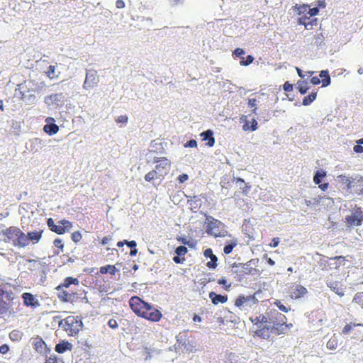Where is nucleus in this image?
<instances>
[{
  "label": "nucleus",
  "instance_id": "nucleus-1",
  "mask_svg": "<svg viewBox=\"0 0 363 363\" xmlns=\"http://www.w3.org/2000/svg\"><path fill=\"white\" fill-rule=\"evenodd\" d=\"M153 162L156 163L154 169L145 175V180L150 182L155 179H162L171 169V162L167 157H154Z\"/></svg>",
  "mask_w": 363,
  "mask_h": 363
},
{
  "label": "nucleus",
  "instance_id": "nucleus-2",
  "mask_svg": "<svg viewBox=\"0 0 363 363\" xmlns=\"http://www.w3.org/2000/svg\"><path fill=\"white\" fill-rule=\"evenodd\" d=\"M6 242L11 243L14 247L23 248L28 246L26 235L18 227L10 226L2 231Z\"/></svg>",
  "mask_w": 363,
  "mask_h": 363
},
{
  "label": "nucleus",
  "instance_id": "nucleus-3",
  "mask_svg": "<svg viewBox=\"0 0 363 363\" xmlns=\"http://www.w3.org/2000/svg\"><path fill=\"white\" fill-rule=\"evenodd\" d=\"M64 330L69 336H74L82 329L83 323L77 316L69 315L60 322Z\"/></svg>",
  "mask_w": 363,
  "mask_h": 363
},
{
  "label": "nucleus",
  "instance_id": "nucleus-4",
  "mask_svg": "<svg viewBox=\"0 0 363 363\" xmlns=\"http://www.w3.org/2000/svg\"><path fill=\"white\" fill-rule=\"evenodd\" d=\"M15 295L11 290H7L5 286H0V314L4 315L9 312L12 306Z\"/></svg>",
  "mask_w": 363,
  "mask_h": 363
},
{
  "label": "nucleus",
  "instance_id": "nucleus-5",
  "mask_svg": "<svg viewBox=\"0 0 363 363\" xmlns=\"http://www.w3.org/2000/svg\"><path fill=\"white\" fill-rule=\"evenodd\" d=\"M276 319L279 323H273L270 327V333L276 335L286 334L287 331L292 327V324L286 323V317L281 313H277Z\"/></svg>",
  "mask_w": 363,
  "mask_h": 363
},
{
  "label": "nucleus",
  "instance_id": "nucleus-6",
  "mask_svg": "<svg viewBox=\"0 0 363 363\" xmlns=\"http://www.w3.org/2000/svg\"><path fill=\"white\" fill-rule=\"evenodd\" d=\"M208 223L206 226V233L215 238L224 237L225 231L223 229V224L221 221L212 217L207 218Z\"/></svg>",
  "mask_w": 363,
  "mask_h": 363
},
{
  "label": "nucleus",
  "instance_id": "nucleus-7",
  "mask_svg": "<svg viewBox=\"0 0 363 363\" xmlns=\"http://www.w3.org/2000/svg\"><path fill=\"white\" fill-rule=\"evenodd\" d=\"M363 223V211L362 208L355 206L350 215L345 217V223L347 227L360 226Z\"/></svg>",
  "mask_w": 363,
  "mask_h": 363
},
{
  "label": "nucleus",
  "instance_id": "nucleus-8",
  "mask_svg": "<svg viewBox=\"0 0 363 363\" xmlns=\"http://www.w3.org/2000/svg\"><path fill=\"white\" fill-rule=\"evenodd\" d=\"M258 304V299L255 297V295H250V296H239L235 301V306L241 308V309H249L252 307L257 306Z\"/></svg>",
  "mask_w": 363,
  "mask_h": 363
},
{
  "label": "nucleus",
  "instance_id": "nucleus-9",
  "mask_svg": "<svg viewBox=\"0 0 363 363\" xmlns=\"http://www.w3.org/2000/svg\"><path fill=\"white\" fill-rule=\"evenodd\" d=\"M129 306L133 311V312L137 315L138 316H140V315H145L144 313V311L147 306H148V303L142 300L140 297L135 296L130 298L129 300Z\"/></svg>",
  "mask_w": 363,
  "mask_h": 363
},
{
  "label": "nucleus",
  "instance_id": "nucleus-10",
  "mask_svg": "<svg viewBox=\"0 0 363 363\" xmlns=\"http://www.w3.org/2000/svg\"><path fill=\"white\" fill-rule=\"evenodd\" d=\"M146 308L147 309L144 311V313L147 315H143L142 314L140 317L152 322H158L161 320L162 314L158 309L155 308L150 303H148V306H147Z\"/></svg>",
  "mask_w": 363,
  "mask_h": 363
},
{
  "label": "nucleus",
  "instance_id": "nucleus-11",
  "mask_svg": "<svg viewBox=\"0 0 363 363\" xmlns=\"http://www.w3.org/2000/svg\"><path fill=\"white\" fill-rule=\"evenodd\" d=\"M99 78L96 70H89L86 72V78L83 84L84 89H90L97 86Z\"/></svg>",
  "mask_w": 363,
  "mask_h": 363
},
{
  "label": "nucleus",
  "instance_id": "nucleus-12",
  "mask_svg": "<svg viewBox=\"0 0 363 363\" xmlns=\"http://www.w3.org/2000/svg\"><path fill=\"white\" fill-rule=\"evenodd\" d=\"M23 305L26 307L36 308L40 306V301L35 296L29 292H24L21 295Z\"/></svg>",
  "mask_w": 363,
  "mask_h": 363
},
{
  "label": "nucleus",
  "instance_id": "nucleus-13",
  "mask_svg": "<svg viewBox=\"0 0 363 363\" xmlns=\"http://www.w3.org/2000/svg\"><path fill=\"white\" fill-rule=\"evenodd\" d=\"M11 6L16 13H21L25 12L28 9L30 8V4L27 1L13 0L9 3Z\"/></svg>",
  "mask_w": 363,
  "mask_h": 363
},
{
  "label": "nucleus",
  "instance_id": "nucleus-14",
  "mask_svg": "<svg viewBox=\"0 0 363 363\" xmlns=\"http://www.w3.org/2000/svg\"><path fill=\"white\" fill-rule=\"evenodd\" d=\"M45 121L47 122V124L44 125L43 130L47 134L49 135H52L59 131V127L54 123L55 119L53 118L48 117L46 118Z\"/></svg>",
  "mask_w": 363,
  "mask_h": 363
},
{
  "label": "nucleus",
  "instance_id": "nucleus-15",
  "mask_svg": "<svg viewBox=\"0 0 363 363\" xmlns=\"http://www.w3.org/2000/svg\"><path fill=\"white\" fill-rule=\"evenodd\" d=\"M188 250L185 246H179L177 247L175 252L177 255L173 257V260L177 264L183 263L185 260L184 256L187 253Z\"/></svg>",
  "mask_w": 363,
  "mask_h": 363
},
{
  "label": "nucleus",
  "instance_id": "nucleus-16",
  "mask_svg": "<svg viewBox=\"0 0 363 363\" xmlns=\"http://www.w3.org/2000/svg\"><path fill=\"white\" fill-rule=\"evenodd\" d=\"M308 292L307 289L302 285L296 284L292 287L291 296L294 298H300Z\"/></svg>",
  "mask_w": 363,
  "mask_h": 363
},
{
  "label": "nucleus",
  "instance_id": "nucleus-17",
  "mask_svg": "<svg viewBox=\"0 0 363 363\" xmlns=\"http://www.w3.org/2000/svg\"><path fill=\"white\" fill-rule=\"evenodd\" d=\"M79 281L77 278H73L72 277H66L63 282L61 283L60 285H58L55 289L58 291L62 290L63 288H68L70 286V285H79Z\"/></svg>",
  "mask_w": 363,
  "mask_h": 363
},
{
  "label": "nucleus",
  "instance_id": "nucleus-18",
  "mask_svg": "<svg viewBox=\"0 0 363 363\" xmlns=\"http://www.w3.org/2000/svg\"><path fill=\"white\" fill-rule=\"evenodd\" d=\"M204 256L206 257H209L211 259V262H208L206 265L208 268L214 269L217 267V257L213 255V250L211 248L206 249L204 252Z\"/></svg>",
  "mask_w": 363,
  "mask_h": 363
},
{
  "label": "nucleus",
  "instance_id": "nucleus-19",
  "mask_svg": "<svg viewBox=\"0 0 363 363\" xmlns=\"http://www.w3.org/2000/svg\"><path fill=\"white\" fill-rule=\"evenodd\" d=\"M202 140L207 141L206 145L208 147H213L215 144V138L213 137V133L211 130H207L201 133Z\"/></svg>",
  "mask_w": 363,
  "mask_h": 363
},
{
  "label": "nucleus",
  "instance_id": "nucleus-20",
  "mask_svg": "<svg viewBox=\"0 0 363 363\" xmlns=\"http://www.w3.org/2000/svg\"><path fill=\"white\" fill-rule=\"evenodd\" d=\"M209 298L211 299V301L214 305H218L220 303H225L228 301L227 295L217 294L213 291L209 293Z\"/></svg>",
  "mask_w": 363,
  "mask_h": 363
},
{
  "label": "nucleus",
  "instance_id": "nucleus-21",
  "mask_svg": "<svg viewBox=\"0 0 363 363\" xmlns=\"http://www.w3.org/2000/svg\"><path fill=\"white\" fill-rule=\"evenodd\" d=\"M43 230H40L39 231H33L29 232L26 235V238L28 239V245L31 241L33 244L38 243L42 238Z\"/></svg>",
  "mask_w": 363,
  "mask_h": 363
},
{
  "label": "nucleus",
  "instance_id": "nucleus-22",
  "mask_svg": "<svg viewBox=\"0 0 363 363\" xmlns=\"http://www.w3.org/2000/svg\"><path fill=\"white\" fill-rule=\"evenodd\" d=\"M47 224L51 231L55 232L58 235H62L65 233V230L61 228V225H55L52 218L48 219Z\"/></svg>",
  "mask_w": 363,
  "mask_h": 363
},
{
  "label": "nucleus",
  "instance_id": "nucleus-23",
  "mask_svg": "<svg viewBox=\"0 0 363 363\" xmlns=\"http://www.w3.org/2000/svg\"><path fill=\"white\" fill-rule=\"evenodd\" d=\"M72 345L67 341H62L55 345V351L58 353H63L67 350L71 351Z\"/></svg>",
  "mask_w": 363,
  "mask_h": 363
},
{
  "label": "nucleus",
  "instance_id": "nucleus-24",
  "mask_svg": "<svg viewBox=\"0 0 363 363\" xmlns=\"http://www.w3.org/2000/svg\"><path fill=\"white\" fill-rule=\"evenodd\" d=\"M61 291L58 294L57 297L58 298L62 301V302H72L74 297L75 294L74 293H68L66 291L60 290Z\"/></svg>",
  "mask_w": 363,
  "mask_h": 363
},
{
  "label": "nucleus",
  "instance_id": "nucleus-25",
  "mask_svg": "<svg viewBox=\"0 0 363 363\" xmlns=\"http://www.w3.org/2000/svg\"><path fill=\"white\" fill-rule=\"evenodd\" d=\"M270 327L269 326H262L259 325L258 329L255 331L256 335L262 338H267L269 336Z\"/></svg>",
  "mask_w": 363,
  "mask_h": 363
},
{
  "label": "nucleus",
  "instance_id": "nucleus-26",
  "mask_svg": "<svg viewBox=\"0 0 363 363\" xmlns=\"http://www.w3.org/2000/svg\"><path fill=\"white\" fill-rule=\"evenodd\" d=\"M117 271L115 265L110 264L101 267L99 269V272L102 274L109 273L111 275H114Z\"/></svg>",
  "mask_w": 363,
  "mask_h": 363
},
{
  "label": "nucleus",
  "instance_id": "nucleus-27",
  "mask_svg": "<svg viewBox=\"0 0 363 363\" xmlns=\"http://www.w3.org/2000/svg\"><path fill=\"white\" fill-rule=\"evenodd\" d=\"M327 285L330 289H332L339 296H342L344 295L343 289L339 286V284L337 282L330 281L327 283Z\"/></svg>",
  "mask_w": 363,
  "mask_h": 363
},
{
  "label": "nucleus",
  "instance_id": "nucleus-28",
  "mask_svg": "<svg viewBox=\"0 0 363 363\" xmlns=\"http://www.w3.org/2000/svg\"><path fill=\"white\" fill-rule=\"evenodd\" d=\"M357 326H362L363 327V324L362 323H354L352 322H350V323L347 324L342 330V333L344 335H348L351 333V331L354 329V327Z\"/></svg>",
  "mask_w": 363,
  "mask_h": 363
},
{
  "label": "nucleus",
  "instance_id": "nucleus-29",
  "mask_svg": "<svg viewBox=\"0 0 363 363\" xmlns=\"http://www.w3.org/2000/svg\"><path fill=\"white\" fill-rule=\"evenodd\" d=\"M33 345L36 351L42 352L45 345V342L42 338L37 337L34 339Z\"/></svg>",
  "mask_w": 363,
  "mask_h": 363
},
{
  "label": "nucleus",
  "instance_id": "nucleus-30",
  "mask_svg": "<svg viewBox=\"0 0 363 363\" xmlns=\"http://www.w3.org/2000/svg\"><path fill=\"white\" fill-rule=\"evenodd\" d=\"M319 78H321L323 86H326L330 83V77L328 71H321L319 75Z\"/></svg>",
  "mask_w": 363,
  "mask_h": 363
},
{
  "label": "nucleus",
  "instance_id": "nucleus-31",
  "mask_svg": "<svg viewBox=\"0 0 363 363\" xmlns=\"http://www.w3.org/2000/svg\"><path fill=\"white\" fill-rule=\"evenodd\" d=\"M49 99L55 105H58V102H62L64 95L62 93L52 94L48 96Z\"/></svg>",
  "mask_w": 363,
  "mask_h": 363
},
{
  "label": "nucleus",
  "instance_id": "nucleus-32",
  "mask_svg": "<svg viewBox=\"0 0 363 363\" xmlns=\"http://www.w3.org/2000/svg\"><path fill=\"white\" fill-rule=\"evenodd\" d=\"M324 197L321 196H318L312 199L305 200V203L307 206H315L318 205Z\"/></svg>",
  "mask_w": 363,
  "mask_h": 363
},
{
  "label": "nucleus",
  "instance_id": "nucleus-33",
  "mask_svg": "<svg viewBox=\"0 0 363 363\" xmlns=\"http://www.w3.org/2000/svg\"><path fill=\"white\" fill-rule=\"evenodd\" d=\"M317 93L316 92H311L309 95L305 96L303 99L302 104L304 106H308L310 105L316 98Z\"/></svg>",
  "mask_w": 363,
  "mask_h": 363
},
{
  "label": "nucleus",
  "instance_id": "nucleus-34",
  "mask_svg": "<svg viewBox=\"0 0 363 363\" xmlns=\"http://www.w3.org/2000/svg\"><path fill=\"white\" fill-rule=\"evenodd\" d=\"M326 176V172L324 170H318L314 177L313 182L315 184H319L321 182V179L324 178Z\"/></svg>",
  "mask_w": 363,
  "mask_h": 363
},
{
  "label": "nucleus",
  "instance_id": "nucleus-35",
  "mask_svg": "<svg viewBox=\"0 0 363 363\" xmlns=\"http://www.w3.org/2000/svg\"><path fill=\"white\" fill-rule=\"evenodd\" d=\"M297 86V88L301 94H305L308 90V82L306 81H298Z\"/></svg>",
  "mask_w": 363,
  "mask_h": 363
},
{
  "label": "nucleus",
  "instance_id": "nucleus-36",
  "mask_svg": "<svg viewBox=\"0 0 363 363\" xmlns=\"http://www.w3.org/2000/svg\"><path fill=\"white\" fill-rule=\"evenodd\" d=\"M330 260H335V268L338 269L341 265L345 264V257L343 256H336L329 259Z\"/></svg>",
  "mask_w": 363,
  "mask_h": 363
},
{
  "label": "nucleus",
  "instance_id": "nucleus-37",
  "mask_svg": "<svg viewBox=\"0 0 363 363\" xmlns=\"http://www.w3.org/2000/svg\"><path fill=\"white\" fill-rule=\"evenodd\" d=\"M294 9L296 10L298 15H302L306 13H308V6L306 4L296 5L294 6Z\"/></svg>",
  "mask_w": 363,
  "mask_h": 363
},
{
  "label": "nucleus",
  "instance_id": "nucleus-38",
  "mask_svg": "<svg viewBox=\"0 0 363 363\" xmlns=\"http://www.w3.org/2000/svg\"><path fill=\"white\" fill-rule=\"evenodd\" d=\"M44 363H65V362L61 357H58L56 355H51L46 359Z\"/></svg>",
  "mask_w": 363,
  "mask_h": 363
},
{
  "label": "nucleus",
  "instance_id": "nucleus-39",
  "mask_svg": "<svg viewBox=\"0 0 363 363\" xmlns=\"http://www.w3.org/2000/svg\"><path fill=\"white\" fill-rule=\"evenodd\" d=\"M59 223H60V225H61V228L64 229L65 233L66 232V230H69L72 227V223L68 220L63 219L61 220Z\"/></svg>",
  "mask_w": 363,
  "mask_h": 363
},
{
  "label": "nucleus",
  "instance_id": "nucleus-40",
  "mask_svg": "<svg viewBox=\"0 0 363 363\" xmlns=\"http://www.w3.org/2000/svg\"><path fill=\"white\" fill-rule=\"evenodd\" d=\"M59 223H60V225H61V228L64 229L65 233L66 232V230H69L72 227V223L68 220L63 219L61 220Z\"/></svg>",
  "mask_w": 363,
  "mask_h": 363
},
{
  "label": "nucleus",
  "instance_id": "nucleus-41",
  "mask_svg": "<svg viewBox=\"0 0 363 363\" xmlns=\"http://www.w3.org/2000/svg\"><path fill=\"white\" fill-rule=\"evenodd\" d=\"M257 99H248V106L252 108V113H256L257 111Z\"/></svg>",
  "mask_w": 363,
  "mask_h": 363
},
{
  "label": "nucleus",
  "instance_id": "nucleus-42",
  "mask_svg": "<svg viewBox=\"0 0 363 363\" xmlns=\"http://www.w3.org/2000/svg\"><path fill=\"white\" fill-rule=\"evenodd\" d=\"M55 66L54 65H50L48 67V70L46 72V74L47 76L50 78V79H53L55 75Z\"/></svg>",
  "mask_w": 363,
  "mask_h": 363
},
{
  "label": "nucleus",
  "instance_id": "nucleus-43",
  "mask_svg": "<svg viewBox=\"0 0 363 363\" xmlns=\"http://www.w3.org/2000/svg\"><path fill=\"white\" fill-rule=\"evenodd\" d=\"M237 182H240L243 184L242 187H240L242 190V194L246 195L248 193V191L250 189V186L247 185V184L245 183L244 180L241 178H236Z\"/></svg>",
  "mask_w": 363,
  "mask_h": 363
},
{
  "label": "nucleus",
  "instance_id": "nucleus-44",
  "mask_svg": "<svg viewBox=\"0 0 363 363\" xmlns=\"http://www.w3.org/2000/svg\"><path fill=\"white\" fill-rule=\"evenodd\" d=\"M274 304L277 306L279 308V309L283 312L287 313L290 310V308L286 307L284 305L281 303V302L279 300H276Z\"/></svg>",
  "mask_w": 363,
  "mask_h": 363
},
{
  "label": "nucleus",
  "instance_id": "nucleus-45",
  "mask_svg": "<svg viewBox=\"0 0 363 363\" xmlns=\"http://www.w3.org/2000/svg\"><path fill=\"white\" fill-rule=\"evenodd\" d=\"M309 19V17L306 16H303L300 18H298V23L299 25H303L305 26V28L307 29L308 28V26L310 24L309 23H307V20Z\"/></svg>",
  "mask_w": 363,
  "mask_h": 363
},
{
  "label": "nucleus",
  "instance_id": "nucleus-46",
  "mask_svg": "<svg viewBox=\"0 0 363 363\" xmlns=\"http://www.w3.org/2000/svg\"><path fill=\"white\" fill-rule=\"evenodd\" d=\"M72 240L73 242H74L75 243L79 242L82 238V234L79 231H75L72 234Z\"/></svg>",
  "mask_w": 363,
  "mask_h": 363
},
{
  "label": "nucleus",
  "instance_id": "nucleus-47",
  "mask_svg": "<svg viewBox=\"0 0 363 363\" xmlns=\"http://www.w3.org/2000/svg\"><path fill=\"white\" fill-rule=\"evenodd\" d=\"M236 246V243H231V244H228V245H226L224 248H223V252L225 255H228L230 254L233 248Z\"/></svg>",
  "mask_w": 363,
  "mask_h": 363
},
{
  "label": "nucleus",
  "instance_id": "nucleus-48",
  "mask_svg": "<svg viewBox=\"0 0 363 363\" xmlns=\"http://www.w3.org/2000/svg\"><path fill=\"white\" fill-rule=\"evenodd\" d=\"M233 55L235 56V57H240L241 58L242 60H244V57L243 55H245V51L242 48H236L234 51H233Z\"/></svg>",
  "mask_w": 363,
  "mask_h": 363
},
{
  "label": "nucleus",
  "instance_id": "nucleus-49",
  "mask_svg": "<svg viewBox=\"0 0 363 363\" xmlns=\"http://www.w3.org/2000/svg\"><path fill=\"white\" fill-rule=\"evenodd\" d=\"M254 60V57L252 56V55H248L247 57V59L246 60H241V61L240 62V65H243V66H247L249 65L250 64H251Z\"/></svg>",
  "mask_w": 363,
  "mask_h": 363
},
{
  "label": "nucleus",
  "instance_id": "nucleus-50",
  "mask_svg": "<svg viewBox=\"0 0 363 363\" xmlns=\"http://www.w3.org/2000/svg\"><path fill=\"white\" fill-rule=\"evenodd\" d=\"M354 300L355 301L356 303H357L363 308V292L360 293V294H357L355 296Z\"/></svg>",
  "mask_w": 363,
  "mask_h": 363
},
{
  "label": "nucleus",
  "instance_id": "nucleus-51",
  "mask_svg": "<svg viewBox=\"0 0 363 363\" xmlns=\"http://www.w3.org/2000/svg\"><path fill=\"white\" fill-rule=\"evenodd\" d=\"M108 325L112 328V329H116L118 327V324L117 323V320L114 318H111L108 321Z\"/></svg>",
  "mask_w": 363,
  "mask_h": 363
},
{
  "label": "nucleus",
  "instance_id": "nucleus-52",
  "mask_svg": "<svg viewBox=\"0 0 363 363\" xmlns=\"http://www.w3.org/2000/svg\"><path fill=\"white\" fill-rule=\"evenodd\" d=\"M338 179H340V181L341 182H342L343 184H347L348 186H350V184H351V182L350 180L348 179L347 177H346L345 175H340L338 176Z\"/></svg>",
  "mask_w": 363,
  "mask_h": 363
},
{
  "label": "nucleus",
  "instance_id": "nucleus-53",
  "mask_svg": "<svg viewBox=\"0 0 363 363\" xmlns=\"http://www.w3.org/2000/svg\"><path fill=\"white\" fill-rule=\"evenodd\" d=\"M53 244H54L55 247L60 248L61 250H62L64 247L62 240L60 238L55 239L53 242Z\"/></svg>",
  "mask_w": 363,
  "mask_h": 363
},
{
  "label": "nucleus",
  "instance_id": "nucleus-54",
  "mask_svg": "<svg viewBox=\"0 0 363 363\" xmlns=\"http://www.w3.org/2000/svg\"><path fill=\"white\" fill-rule=\"evenodd\" d=\"M218 283L220 284V285H223L225 286V289L226 290H228L229 288L230 287V284H227V280L225 278H221V279H219L218 280Z\"/></svg>",
  "mask_w": 363,
  "mask_h": 363
},
{
  "label": "nucleus",
  "instance_id": "nucleus-55",
  "mask_svg": "<svg viewBox=\"0 0 363 363\" xmlns=\"http://www.w3.org/2000/svg\"><path fill=\"white\" fill-rule=\"evenodd\" d=\"M319 12V9L317 7L310 9L308 7V14H309L310 16H316Z\"/></svg>",
  "mask_w": 363,
  "mask_h": 363
},
{
  "label": "nucleus",
  "instance_id": "nucleus-56",
  "mask_svg": "<svg viewBox=\"0 0 363 363\" xmlns=\"http://www.w3.org/2000/svg\"><path fill=\"white\" fill-rule=\"evenodd\" d=\"M283 88L285 91H291L293 90V84H290L289 82H286L283 86Z\"/></svg>",
  "mask_w": 363,
  "mask_h": 363
},
{
  "label": "nucleus",
  "instance_id": "nucleus-57",
  "mask_svg": "<svg viewBox=\"0 0 363 363\" xmlns=\"http://www.w3.org/2000/svg\"><path fill=\"white\" fill-rule=\"evenodd\" d=\"M116 122L125 124L128 122V117L126 116H120L117 118Z\"/></svg>",
  "mask_w": 363,
  "mask_h": 363
},
{
  "label": "nucleus",
  "instance_id": "nucleus-58",
  "mask_svg": "<svg viewBox=\"0 0 363 363\" xmlns=\"http://www.w3.org/2000/svg\"><path fill=\"white\" fill-rule=\"evenodd\" d=\"M189 179V176L186 174H180L178 177V180L180 183H184Z\"/></svg>",
  "mask_w": 363,
  "mask_h": 363
},
{
  "label": "nucleus",
  "instance_id": "nucleus-59",
  "mask_svg": "<svg viewBox=\"0 0 363 363\" xmlns=\"http://www.w3.org/2000/svg\"><path fill=\"white\" fill-rule=\"evenodd\" d=\"M185 147H197V142L195 140H190L187 142V143L185 145Z\"/></svg>",
  "mask_w": 363,
  "mask_h": 363
},
{
  "label": "nucleus",
  "instance_id": "nucleus-60",
  "mask_svg": "<svg viewBox=\"0 0 363 363\" xmlns=\"http://www.w3.org/2000/svg\"><path fill=\"white\" fill-rule=\"evenodd\" d=\"M279 243V238H274L272 239V242L269 244V246L271 247H276L278 246Z\"/></svg>",
  "mask_w": 363,
  "mask_h": 363
},
{
  "label": "nucleus",
  "instance_id": "nucleus-61",
  "mask_svg": "<svg viewBox=\"0 0 363 363\" xmlns=\"http://www.w3.org/2000/svg\"><path fill=\"white\" fill-rule=\"evenodd\" d=\"M250 320L254 325H258L259 324H260V315L256 316L255 318L251 317Z\"/></svg>",
  "mask_w": 363,
  "mask_h": 363
},
{
  "label": "nucleus",
  "instance_id": "nucleus-62",
  "mask_svg": "<svg viewBox=\"0 0 363 363\" xmlns=\"http://www.w3.org/2000/svg\"><path fill=\"white\" fill-rule=\"evenodd\" d=\"M9 347L7 345L4 344L0 347V353L6 354L9 352Z\"/></svg>",
  "mask_w": 363,
  "mask_h": 363
},
{
  "label": "nucleus",
  "instance_id": "nucleus-63",
  "mask_svg": "<svg viewBox=\"0 0 363 363\" xmlns=\"http://www.w3.org/2000/svg\"><path fill=\"white\" fill-rule=\"evenodd\" d=\"M311 82L314 85H318L320 83V79L318 77H313L311 79Z\"/></svg>",
  "mask_w": 363,
  "mask_h": 363
},
{
  "label": "nucleus",
  "instance_id": "nucleus-64",
  "mask_svg": "<svg viewBox=\"0 0 363 363\" xmlns=\"http://www.w3.org/2000/svg\"><path fill=\"white\" fill-rule=\"evenodd\" d=\"M354 151L357 153H362L363 152V147L359 145H357L354 146Z\"/></svg>",
  "mask_w": 363,
  "mask_h": 363
}]
</instances>
